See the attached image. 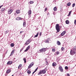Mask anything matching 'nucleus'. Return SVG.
<instances>
[{
  "mask_svg": "<svg viewBox=\"0 0 76 76\" xmlns=\"http://www.w3.org/2000/svg\"><path fill=\"white\" fill-rule=\"evenodd\" d=\"M46 73V71L45 69L42 70H40L38 74V75H41L43 73V74H45Z\"/></svg>",
  "mask_w": 76,
  "mask_h": 76,
  "instance_id": "1",
  "label": "nucleus"
},
{
  "mask_svg": "<svg viewBox=\"0 0 76 76\" xmlns=\"http://www.w3.org/2000/svg\"><path fill=\"white\" fill-rule=\"evenodd\" d=\"M56 29L57 31V32H57H59L60 31V26H59V24H57L56 26Z\"/></svg>",
  "mask_w": 76,
  "mask_h": 76,
  "instance_id": "2",
  "label": "nucleus"
},
{
  "mask_svg": "<svg viewBox=\"0 0 76 76\" xmlns=\"http://www.w3.org/2000/svg\"><path fill=\"white\" fill-rule=\"evenodd\" d=\"M46 51V49L45 48H42L40 49L39 51V53H44Z\"/></svg>",
  "mask_w": 76,
  "mask_h": 76,
  "instance_id": "3",
  "label": "nucleus"
},
{
  "mask_svg": "<svg viewBox=\"0 0 76 76\" xmlns=\"http://www.w3.org/2000/svg\"><path fill=\"white\" fill-rule=\"evenodd\" d=\"M30 42H31V41L29 39H28L26 41V42L25 44V45H28Z\"/></svg>",
  "mask_w": 76,
  "mask_h": 76,
  "instance_id": "4",
  "label": "nucleus"
},
{
  "mask_svg": "<svg viewBox=\"0 0 76 76\" xmlns=\"http://www.w3.org/2000/svg\"><path fill=\"white\" fill-rule=\"evenodd\" d=\"M58 69L61 72H63V68L61 65L59 66Z\"/></svg>",
  "mask_w": 76,
  "mask_h": 76,
  "instance_id": "5",
  "label": "nucleus"
},
{
  "mask_svg": "<svg viewBox=\"0 0 76 76\" xmlns=\"http://www.w3.org/2000/svg\"><path fill=\"white\" fill-rule=\"evenodd\" d=\"M13 12V10L12 9H9L8 11V13L10 15V14H11L12 12Z\"/></svg>",
  "mask_w": 76,
  "mask_h": 76,
  "instance_id": "6",
  "label": "nucleus"
},
{
  "mask_svg": "<svg viewBox=\"0 0 76 76\" xmlns=\"http://www.w3.org/2000/svg\"><path fill=\"white\" fill-rule=\"evenodd\" d=\"M11 72V69H7V70L6 73H7V74H9L10 73V72Z\"/></svg>",
  "mask_w": 76,
  "mask_h": 76,
  "instance_id": "7",
  "label": "nucleus"
},
{
  "mask_svg": "<svg viewBox=\"0 0 76 76\" xmlns=\"http://www.w3.org/2000/svg\"><path fill=\"white\" fill-rule=\"evenodd\" d=\"M30 48V45L28 46L26 48V49L25 50H24V52H26V51H28L29 50V48Z\"/></svg>",
  "mask_w": 76,
  "mask_h": 76,
  "instance_id": "8",
  "label": "nucleus"
},
{
  "mask_svg": "<svg viewBox=\"0 0 76 76\" xmlns=\"http://www.w3.org/2000/svg\"><path fill=\"white\" fill-rule=\"evenodd\" d=\"M13 63V62L12 61H9L7 62V65H10L12 64Z\"/></svg>",
  "mask_w": 76,
  "mask_h": 76,
  "instance_id": "9",
  "label": "nucleus"
},
{
  "mask_svg": "<svg viewBox=\"0 0 76 76\" xmlns=\"http://www.w3.org/2000/svg\"><path fill=\"white\" fill-rule=\"evenodd\" d=\"M15 49L13 50L11 52V54L10 55V56H12L13 55V54H14V53L15 52Z\"/></svg>",
  "mask_w": 76,
  "mask_h": 76,
  "instance_id": "10",
  "label": "nucleus"
},
{
  "mask_svg": "<svg viewBox=\"0 0 76 76\" xmlns=\"http://www.w3.org/2000/svg\"><path fill=\"white\" fill-rule=\"evenodd\" d=\"M16 12L17 14H19L20 13V10H16Z\"/></svg>",
  "mask_w": 76,
  "mask_h": 76,
  "instance_id": "11",
  "label": "nucleus"
},
{
  "mask_svg": "<svg viewBox=\"0 0 76 76\" xmlns=\"http://www.w3.org/2000/svg\"><path fill=\"white\" fill-rule=\"evenodd\" d=\"M76 54V52L73 51V53H72V50H70V54L71 55H74Z\"/></svg>",
  "mask_w": 76,
  "mask_h": 76,
  "instance_id": "12",
  "label": "nucleus"
},
{
  "mask_svg": "<svg viewBox=\"0 0 76 76\" xmlns=\"http://www.w3.org/2000/svg\"><path fill=\"white\" fill-rule=\"evenodd\" d=\"M56 44L58 45H61V43L58 41H57Z\"/></svg>",
  "mask_w": 76,
  "mask_h": 76,
  "instance_id": "13",
  "label": "nucleus"
},
{
  "mask_svg": "<svg viewBox=\"0 0 76 76\" xmlns=\"http://www.w3.org/2000/svg\"><path fill=\"white\" fill-rule=\"evenodd\" d=\"M66 31H63L61 34V36H63L65 34H66Z\"/></svg>",
  "mask_w": 76,
  "mask_h": 76,
  "instance_id": "14",
  "label": "nucleus"
},
{
  "mask_svg": "<svg viewBox=\"0 0 76 76\" xmlns=\"http://www.w3.org/2000/svg\"><path fill=\"white\" fill-rule=\"evenodd\" d=\"M57 65V64H56V63L55 62H53V63L52 64V66L53 67H55V66H56Z\"/></svg>",
  "mask_w": 76,
  "mask_h": 76,
  "instance_id": "15",
  "label": "nucleus"
},
{
  "mask_svg": "<svg viewBox=\"0 0 76 76\" xmlns=\"http://www.w3.org/2000/svg\"><path fill=\"white\" fill-rule=\"evenodd\" d=\"M10 46L11 47H13L15 46V44L14 43H11L10 44Z\"/></svg>",
  "mask_w": 76,
  "mask_h": 76,
  "instance_id": "16",
  "label": "nucleus"
},
{
  "mask_svg": "<svg viewBox=\"0 0 76 76\" xmlns=\"http://www.w3.org/2000/svg\"><path fill=\"white\" fill-rule=\"evenodd\" d=\"M22 64H20L18 67V69H20V68L22 67Z\"/></svg>",
  "mask_w": 76,
  "mask_h": 76,
  "instance_id": "17",
  "label": "nucleus"
},
{
  "mask_svg": "<svg viewBox=\"0 0 76 76\" xmlns=\"http://www.w3.org/2000/svg\"><path fill=\"white\" fill-rule=\"evenodd\" d=\"M50 41V39L48 38V39L45 41L46 43H48V42Z\"/></svg>",
  "mask_w": 76,
  "mask_h": 76,
  "instance_id": "18",
  "label": "nucleus"
},
{
  "mask_svg": "<svg viewBox=\"0 0 76 76\" xmlns=\"http://www.w3.org/2000/svg\"><path fill=\"white\" fill-rule=\"evenodd\" d=\"M28 15H31V10H30L28 12Z\"/></svg>",
  "mask_w": 76,
  "mask_h": 76,
  "instance_id": "19",
  "label": "nucleus"
},
{
  "mask_svg": "<svg viewBox=\"0 0 76 76\" xmlns=\"http://www.w3.org/2000/svg\"><path fill=\"white\" fill-rule=\"evenodd\" d=\"M23 27H26V22H24L23 24Z\"/></svg>",
  "mask_w": 76,
  "mask_h": 76,
  "instance_id": "20",
  "label": "nucleus"
},
{
  "mask_svg": "<svg viewBox=\"0 0 76 76\" xmlns=\"http://www.w3.org/2000/svg\"><path fill=\"white\" fill-rule=\"evenodd\" d=\"M38 34H39V32H38L37 34L34 36V38H36V37H37L38 35Z\"/></svg>",
  "mask_w": 76,
  "mask_h": 76,
  "instance_id": "21",
  "label": "nucleus"
},
{
  "mask_svg": "<svg viewBox=\"0 0 76 76\" xmlns=\"http://www.w3.org/2000/svg\"><path fill=\"white\" fill-rule=\"evenodd\" d=\"M52 51L53 52H55V51H56V48H53L52 49Z\"/></svg>",
  "mask_w": 76,
  "mask_h": 76,
  "instance_id": "22",
  "label": "nucleus"
},
{
  "mask_svg": "<svg viewBox=\"0 0 76 76\" xmlns=\"http://www.w3.org/2000/svg\"><path fill=\"white\" fill-rule=\"evenodd\" d=\"M1 12H4V10H5V8H2V9L1 10Z\"/></svg>",
  "mask_w": 76,
  "mask_h": 76,
  "instance_id": "23",
  "label": "nucleus"
},
{
  "mask_svg": "<svg viewBox=\"0 0 76 76\" xmlns=\"http://www.w3.org/2000/svg\"><path fill=\"white\" fill-rule=\"evenodd\" d=\"M23 60L24 61L25 63H26V58H23Z\"/></svg>",
  "mask_w": 76,
  "mask_h": 76,
  "instance_id": "24",
  "label": "nucleus"
},
{
  "mask_svg": "<svg viewBox=\"0 0 76 76\" xmlns=\"http://www.w3.org/2000/svg\"><path fill=\"white\" fill-rule=\"evenodd\" d=\"M66 24H69V20H66Z\"/></svg>",
  "mask_w": 76,
  "mask_h": 76,
  "instance_id": "25",
  "label": "nucleus"
},
{
  "mask_svg": "<svg viewBox=\"0 0 76 76\" xmlns=\"http://www.w3.org/2000/svg\"><path fill=\"white\" fill-rule=\"evenodd\" d=\"M72 11L71 10V11H70V12H69V14L68 15V16H69L71 14V13H72Z\"/></svg>",
  "mask_w": 76,
  "mask_h": 76,
  "instance_id": "26",
  "label": "nucleus"
},
{
  "mask_svg": "<svg viewBox=\"0 0 76 76\" xmlns=\"http://www.w3.org/2000/svg\"><path fill=\"white\" fill-rule=\"evenodd\" d=\"M53 10L54 11H57V8L56 7H55L53 8Z\"/></svg>",
  "mask_w": 76,
  "mask_h": 76,
  "instance_id": "27",
  "label": "nucleus"
},
{
  "mask_svg": "<svg viewBox=\"0 0 76 76\" xmlns=\"http://www.w3.org/2000/svg\"><path fill=\"white\" fill-rule=\"evenodd\" d=\"M34 63L33 62H32L31 63V64L30 65H31V66H34Z\"/></svg>",
  "mask_w": 76,
  "mask_h": 76,
  "instance_id": "28",
  "label": "nucleus"
},
{
  "mask_svg": "<svg viewBox=\"0 0 76 76\" xmlns=\"http://www.w3.org/2000/svg\"><path fill=\"white\" fill-rule=\"evenodd\" d=\"M71 4V3H70V2H68L67 3V6H70Z\"/></svg>",
  "mask_w": 76,
  "mask_h": 76,
  "instance_id": "29",
  "label": "nucleus"
},
{
  "mask_svg": "<svg viewBox=\"0 0 76 76\" xmlns=\"http://www.w3.org/2000/svg\"><path fill=\"white\" fill-rule=\"evenodd\" d=\"M72 49H73V51H76V47H74Z\"/></svg>",
  "mask_w": 76,
  "mask_h": 76,
  "instance_id": "30",
  "label": "nucleus"
},
{
  "mask_svg": "<svg viewBox=\"0 0 76 76\" xmlns=\"http://www.w3.org/2000/svg\"><path fill=\"white\" fill-rule=\"evenodd\" d=\"M31 73V71L28 70L27 71V73H28V74H30Z\"/></svg>",
  "mask_w": 76,
  "mask_h": 76,
  "instance_id": "31",
  "label": "nucleus"
},
{
  "mask_svg": "<svg viewBox=\"0 0 76 76\" xmlns=\"http://www.w3.org/2000/svg\"><path fill=\"white\" fill-rule=\"evenodd\" d=\"M16 19H17L18 20V19H20V20H21V19H22V18L18 17H17V18H16Z\"/></svg>",
  "mask_w": 76,
  "mask_h": 76,
  "instance_id": "32",
  "label": "nucleus"
},
{
  "mask_svg": "<svg viewBox=\"0 0 76 76\" xmlns=\"http://www.w3.org/2000/svg\"><path fill=\"white\" fill-rule=\"evenodd\" d=\"M61 49L62 50V51H64V47H62Z\"/></svg>",
  "mask_w": 76,
  "mask_h": 76,
  "instance_id": "33",
  "label": "nucleus"
},
{
  "mask_svg": "<svg viewBox=\"0 0 76 76\" xmlns=\"http://www.w3.org/2000/svg\"><path fill=\"white\" fill-rule=\"evenodd\" d=\"M31 67H32V66H31V65L30 64L28 66V69H30V68H31Z\"/></svg>",
  "mask_w": 76,
  "mask_h": 76,
  "instance_id": "34",
  "label": "nucleus"
},
{
  "mask_svg": "<svg viewBox=\"0 0 76 76\" xmlns=\"http://www.w3.org/2000/svg\"><path fill=\"white\" fill-rule=\"evenodd\" d=\"M56 54H57V55H58V54H60V52H59L58 51H57L56 53Z\"/></svg>",
  "mask_w": 76,
  "mask_h": 76,
  "instance_id": "35",
  "label": "nucleus"
},
{
  "mask_svg": "<svg viewBox=\"0 0 76 76\" xmlns=\"http://www.w3.org/2000/svg\"><path fill=\"white\" fill-rule=\"evenodd\" d=\"M34 1H31L30 2V4H33V3H34Z\"/></svg>",
  "mask_w": 76,
  "mask_h": 76,
  "instance_id": "36",
  "label": "nucleus"
},
{
  "mask_svg": "<svg viewBox=\"0 0 76 76\" xmlns=\"http://www.w3.org/2000/svg\"><path fill=\"white\" fill-rule=\"evenodd\" d=\"M9 30H7V31H5V34H7V33H8V32H9Z\"/></svg>",
  "mask_w": 76,
  "mask_h": 76,
  "instance_id": "37",
  "label": "nucleus"
},
{
  "mask_svg": "<svg viewBox=\"0 0 76 76\" xmlns=\"http://www.w3.org/2000/svg\"><path fill=\"white\" fill-rule=\"evenodd\" d=\"M65 69H66V70H67L68 69V67L67 66H66L65 67Z\"/></svg>",
  "mask_w": 76,
  "mask_h": 76,
  "instance_id": "38",
  "label": "nucleus"
},
{
  "mask_svg": "<svg viewBox=\"0 0 76 76\" xmlns=\"http://www.w3.org/2000/svg\"><path fill=\"white\" fill-rule=\"evenodd\" d=\"M75 6V3L73 4L72 6V7H74Z\"/></svg>",
  "mask_w": 76,
  "mask_h": 76,
  "instance_id": "39",
  "label": "nucleus"
},
{
  "mask_svg": "<svg viewBox=\"0 0 76 76\" xmlns=\"http://www.w3.org/2000/svg\"><path fill=\"white\" fill-rule=\"evenodd\" d=\"M38 68L37 67L34 71V72H37V70H38Z\"/></svg>",
  "mask_w": 76,
  "mask_h": 76,
  "instance_id": "40",
  "label": "nucleus"
},
{
  "mask_svg": "<svg viewBox=\"0 0 76 76\" xmlns=\"http://www.w3.org/2000/svg\"><path fill=\"white\" fill-rule=\"evenodd\" d=\"M74 24L76 25V20H75L74 21Z\"/></svg>",
  "mask_w": 76,
  "mask_h": 76,
  "instance_id": "41",
  "label": "nucleus"
},
{
  "mask_svg": "<svg viewBox=\"0 0 76 76\" xmlns=\"http://www.w3.org/2000/svg\"><path fill=\"white\" fill-rule=\"evenodd\" d=\"M23 50V48H22L21 49V50H20V53H21V51H22V50Z\"/></svg>",
  "mask_w": 76,
  "mask_h": 76,
  "instance_id": "42",
  "label": "nucleus"
},
{
  "mask_svg": "<svg viewBox=\"0 0 76 76\" xmlns=\"http://www.w3.org/2000/svg\"><path fill=\"white\" fill-rule=\"evenodd\" d=\"M47 10V7H46L45 10V12H46V10Z\"/></svg>",
  "mask_w": 76,
  "mask_h": 76,
  "instance_id": "43",
  "label": "nucleus"
},
{
  "mask_svg": "<svg viewBox=\"0 0 76 76\" xmlns=\"http://www.w3.org/2000/svg\"><path fill=\"white\" fill-rule=\"evenodd\" d=\"M45 60L46 62H47L48 60H47V58L45 59Z\"/></svg>",
  "mask_w": 76,
  "mask_h": 76,
  "instance_id": "44",
  "label": "nucleus"
},
{
  "mask_svg": "<svg viewBox=\"0 0 76 76\" xmlns=\"http://www.w3.org/2000/svg\"><path fill=\"white\" fill-rule=\"evenodd\" d=\"M46 65H48V62H46Z\"/></svg>",
  "mask_w": 76,
  "mask_h": 76,
  "instance_id": "45",
  "label": "nucleus"
},
{
  "mask_svg": "<svg viewBox=\"0 0 76 76\" xmlns=\"http://www.w3.org/2000/svg\"><path fill=\"white\" fill-rule=\"evenodd\" d=\"M42 34V33H41V32H40L39 33V35L40 36H41V34Z\"/></svg>",
  "mask_w": 76,
  "mask_h": 76,
  "instance_id": "46",
  "label": "nucleus"
},
{
  "mask_svg": "<svg viewBox=\"0 0 76 76\" xmlns=\"http://www.w3.org/2000/svg\"><path fill=\"white\" fill-rule=\"evenodd\" d=\"M3 5H2L0 6V9H1V8L2 7H3Z\"/></svg>",
  "mask_w": 76,
  "mask_h": 76,
  "instance_id": "47",
  "label": "nucleus"
},
{
  "mask_svg": "<svg viewBox=\"0 0 76 76\" xmlns=\"http://www.w3.org/2000/svg\"><path fill=\"white\" fill-rule=\"evenodd\" d=\"M67 76H70V75H69V73L67 74Z\"/></svg>",
  "mask_w": 76,
  "mask_h": 76,
  "instance_id": "48",
  "label": "nucleus"
},
{
  "mask_svg": "<svg viewBox=\"0 0 76 76\" xmlns=\"http://www.w3.org/2000/svg\"><path fill=\"white\" fill-rule=\"evenodd\" d=\"M22 32H23V31H20V34H22Z\"/></svg>",
  "mask_w": 76,
  "mask_h": 76,
  "instance_id": "49",
  "label": "nucleus"
},
{
  "mask_svg": "<svg viewBox=\"0 0 76 76\" xmlns=\"http://www.w3.org/2000/svg\"><path fill=\"white\" fill-rule=\"evenodd\" d=\"M71 52L72 53H73V50H71Z\"/></svg>",
  "mask_w": 76,
  "mask_h": 76,
  "instance_id": "50",
  "label": "nucleus"
},
{
  "mask_svg": "<svg viewBox=\"0 0 76 76\" xmlns=\"http://www.w3.org/2000/svg\"><path fill=\"white\" fill-rule=\"evenodd\" d=\"M35 71H34V72H33V73H32L33 75L34 74V73H35Z\"/></svg>",
  "mask_w": 76,
  "mask_h": 76,
  "instance_id": "51",
  "label": "nucleus"
},
{
  "mask_svg": "<svg viewBox=\"0 0 76 76\" xmlns=\"http://www.w3.org/2000/svg\"><path fill=\"white\" fill-rule=\"evenodd\" d=\"M7 52L6 53V54H7Z\"/></svg>",
  "mask_w": 76,
  "mask_h": 76,
  "instance_id": "52",
  "label": "nucleus"
},
{
  "mask_svg": "<svg viewBox=\"0 0 76 76\" xmlns=\"http://www.w3.org/2000/svg\"><path fill=\"white\" fill-rule=\"evenodd\" d=\"M24 37H25V35H24Z\"/></svg>",
  "mask_w": 76,
  "mask_h": 76,
  "instance_id": "53",
  "label": "nucleus"
}]
</instances>
